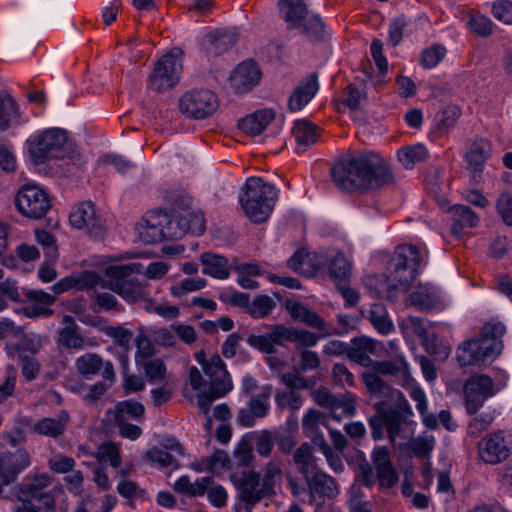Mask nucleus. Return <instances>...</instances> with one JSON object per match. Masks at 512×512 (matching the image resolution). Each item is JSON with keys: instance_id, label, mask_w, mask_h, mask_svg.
Instances as JSON below:
<instances>
[{"instance_id": "22", "label": "nucleus", "mask_w": 512, "mask_h": 512, "mask_svg": "<svg viewBox=\"0 0 512 512\" xmlns=\"http://www.w3.org/2000/svg\"><path fill=\"white\" fill-rule=\"evenodd\" d=\"M204 372L210 379L212 391L216 396H225L233 388L231 377L225 363L218 354L212 355L204 364Z\"/></svg>"}, {"instance_id": "35", "label": "nucleus", "mask_w": 512, "mask_h": 512, "mask_svg": "<svg viewBox=\"0 0 512 512\" xmlns=\"http://www.w3.org/2000/svg\"><path fill=\"white\" fill-rule=\"evenodd\" d=\"M25 295L27 300L31 303V305L26 308L27 311L32 309L29 315L51 316L54 313L49 306L55 303V295L37 289L28 290Z\"/></svg>"}, {"instance_id": "6", "label": "nucleus", "mask_w": 512, "mask_h": 512, "mask_svg": "<svg viewBox=\"0 0 512 512\" xmlns=\"http://www.w3.org/2000/svg\"><path fill=\"white\" fill-rule=\"evenodd\" d=\"M371 371L362 374V380L367 390L372 394L380 396H392L391 388L380 376H391L395 381L403 386L408 387L413 381L409 365L402 354L396 353L392 359L375 361Z\"/></svg>"}, {"instance_id": "45", "label": "nucleus", "mask_w": 512, "mask_h": 512, "mask_svg": "<svg viewBox=\"0 0 512 512\" xmlns=\"http://www.w3.org/2000/svg\"><path fill=\"white\" fill-rule=\"evenodd\" d=\"M407 388L410 389V397L414 402H416V408L421 414L425 426L428 428L437 427L438 421L435 415L427 413V400L424 391L420 387L413 385V381Z\"/></svg>"}, {"instance_id": "3", "label": "nucleus", "mask_w": 512, "mask_h": 512, "mask_svg": "<svg viewBox=\"0 0 512 512\" xmlns=\"http://www.w3.org/2000/svg\"><path fill=\"white\" fill-rule=\"evenodd\" d=\"M27 151L35 164L50 159H68L74 165L82 164L78 147L68 141L67 132L60 128H49L33 133L26 142Z\"/></svg>"}, {"instance_id": "38", "label": "nucleus", "mask_w": 512, "mask_h": 512, "mask_svg": "<svg viewBox=\"0 0 512 512\" xmlns=\"http://www.w3.org/2000/svg\"><path fill=\"white\" fill-rule=\"evenodd\" d=\"M201 262L203 264V273L217 279H227L230 275L228 268V260L226 257L204 253L201 256Z\"/></svg>"}, {"instance_id": "25", "label": "nucleus", "mask_w": 512, "mask_h": 512, "mask_svg": "<svg viewBox=\"0 0 512 512\" xmlns=\"http://www.w3.org/2000/svg\"><path fill=\"white\" fill-rule=\"evenodd\" d=\"M311 500L317 498L324 500L325 498L334 499L339 494L338 484L335 479L318 469L305 477Z\"/></svg>"}, {"instance_id": "52", "label": "nucleus", "mask_w": 512, "mask_h": 512, "mask_svg": "<svg viewBox=\"0 0 512 512\" xmlns=\"http://www.w3.org/2000/svg\"><path fill=\"white\" fill-rule=\"evenodd\" d=\"M249 439L253 443L256 452L261 457L270 456L274 447L273 432L270 430H262L260 432H253L248 435Z\"/></svg>"}, {"instance_id": "50", "label": "nucleus", "mask_w": 512, "mask_h": 512, "mask_svg": "<svg viewBox=\"0 0 512 512\" xmlns=\"http://www.w3.org/2000/svg\"><path fill=\"white\" fill-rule=\"evenodd\" d=\"M271 395L272 387L270 385H265L261 388V392L259 394L250 398L247 406L256 418H263L268 413L269 399Z\"/></svg>"}, {"instance_id": "28", "label": "nucleus", "mask_w": 512, "mask_h": 512, "mask_svg": "<svg viewBox=\"0 0 512 512\" xmlns=\"http://www.w3.org/2000/svg\"><path fill=\"white\" fill-rule=\"evenodd\" d=\"M318 89V75L313 72L304 78L294 89L289 97V109L291 111H300L314 98Z\"/></svg>"}, {"instance_id": "27", "label": "nucleus", "mask_w": 512, "mask_h": 512, "mask_svg": "<svg viewBox=\"0 0 512 512\" xmlns=\"http://www.w3.org/2000/svg\"><path fill=\"white\" fill-rule=\"evenodd\" d=\"M166 214L148 213L143 222L138 227L139 238L146 244H156L164 240L166 237L165 222Z\"/></svg>"}, {"instance_id": "17", "label": "nucleus", "mask_w": 512, "mask_h": 512, "mask_svg": "<svg viewBox=\"0 0 512 512\" xmlns=\"http://www.w3.org/2000/svg\"><path fill=\"white\" fill-rule=\"evenodd\" d=\"M465 407L469 414H475L486 399L494 395L493 381L487 375L468 378L463 387Z\"/></svg>"}, {"instance_id": "16", "label": "nucleus", "mask_w": 512, "mask_h": 512, "mask_svg": "<svg viewBox=\"0 0 512 512\" xmlns=\"http://www.w3.org/2000/svg\"><path fill=\"white\" fill-rule=\"evenodd\" d=\"M52 484V478L47 473H35L27 475L18 489V499L21 503L36 500L41 502L44 507L50 509L54 506V497L48 490Z\"/></svg>"}, {"instance_id": "34", "label": "nucleus", "mask_w": 512, "mask_h": 512, "mask_svg": "<svg viewBox=\"0 0 512 512\" xmlns=\"http://www.w3.org/2000/svg\"><path fill=\"white\" fill-rule=\"evenodd\" d=\"M274 117V112L270 109L258 110L242 118L238 123V127L248 135L257 136L266 129Z\"/></svg>"}, {"instance_id": "18", "label": "nucleus", "mask_w": 512, "mask_h": 512, "mask_svg": "<svg viewBox=\"0 0 512 512\" xmlns=\"http://www.w3.org/2000/svg\"><path fill=\"white\" fill-rule=\"evenodd\" d=\"M387 354L384 344L367 337L354 338L348 346L347 357L354 363L372 368L374 360L371 356L382 358Z\"/></svg>"}, {"instance_id": "15", "label": "nucleus", "mask_w": 512, "mask_h": 512, "mask_svg": "<svg viewBox=\"0 0 512 512\" xmlns=\"http://www.w3.org/2000/svg\"><path fill=\"white\" fill-rule=\"evenodd\" d=\"M165 233L168 240H176L187 233L200 235L205 231V220L201 213L183 210L171 217L166 214Z\"/></svg>"}, {"instance_id": "44", "label": "nucleus", "mask_w": 512, "mask_h": 512, "mask_svg": "<svg viewBox=\"0 0 512 512\" xmlns=\"http://www.w3.org/2000/svg\"><path fill=\"white\" fill-rule=\"evenodd\" d=\"M293 460L298 471L304 477H308V475L315 472L317 469L311 446L308 443H303L296 449L293 455Z\"/></svg>"}, {"instance_id": "37", "label": "nucleus", "mask_w": 512, "mask_h": 512, "mask_svg": "<svg viewBox=\"0 0 512 512\" xmlns=\"http://www.w3.org/2000/svg\"><path fill=\"white\" fill-rule=\"evenodd\" d=\"M408 302L419 310H430L438 305L439 296L434 287L420 285L410 293Z\"/></svg>"}, {"instance_id": "36", "label": "nucleus", "mask_w": 512, "mask_h": 512, "mask_svg": "<svg viewBox=\"0 0 512 512\" xmlns=\"http://www.w3.org/2000/svg\"><path fill=\"white\" fill-rule=\"evenodd\" d=\"M298 423L294 419H288L286 426H281L273 432L274 442L284 454H290L297 444L296 431Z\"/></svg>"}, {"instance_id": "8", "label": "nucleus", "mask_w": 512, "mask_h": 512, "mask_svg": "<svg viewBox=\"0 0 512 512\" xmlns=\"http://www.w3.org/2000/svg\"><path fill=\"white\" fill-rule=\"evenodd\" d=\"M279 11L289 29H299L311 41L323 39L325 25L318 15H309L306 0H279Z\"/></svg>"}, {"instance_id": "4", "label": "nucleus", "mask_w": 512, "mask_h": 512, "mask_svg": "<svg viewBox=\"0 0 512 512\" xmlns=\"http://www.w3.org/2000/svg\"><path fill=\"white\" fill-rule=\"evenodd\" d=\"M506 327L502 322L490 321L486 323L480 337L464 342L457 350V360L461 366H480L493 361L502 352V336Z\"/></svg>"}, {"instance_id": "11", "label": "nucleus", "mask_w": 512, "mask_h": 512, "mask_svg": "<svg viewBox=\"0 0 512 512\" xmlns=\"http://www.w3.org/2000/svg\"><path fill=\"white\" fill-rule=\"evenodd\" d=\"M478 456L489 465L506 461L512 453V434L498 430L486 434L478 443Z\"/></svg>"}, {"instance_id": "30", "label": "nucleus", "mask_w": 512, "mask_h": 512, "mask_svg": "<svg viewBox=\"0 0 512 512\" xmlns=\"http://www.w3.org/2000/svg\"><path fill=\"white\" fill-rule=\"evenodd\" d=\"M327 268L330 277L335 282L347 280L351 275V264L343 253L336 252L326 255L323 260L317 263L316 269Z\"/></svg>"}, {"instance_id": "56", "label": "nucleus", "mask_w": 512, "mask_h": 512, "mask_svg": "<svg viewBox=\"0 0 512 512\" xmlns=\"http://www.w3.org/2000/svg\"><path fill=\"white\" fill-rule=\"evenodd\" d=\"M136 353L135 362L139 364L143 361L149 360L155 354V348L151 339L144 333H139L135 339Z\"/></svg>"}, {"instance_id": "49", "label": "nucleus", "mask_w": 512, "mask_h": 512, "mask_svg": "<svg viewBox=\"0 0 512 512\" xmlns=\"http://www.w3.org/2000/svg\"><path fill=\"white\" fill-rule=\"evenodd\" d=\"M321 425L329 428L327 417L318 410L309 409L302 419L304 433L314 439L320 435L318 434V429Z\"/></svg>"}, {"instance_id": "58", "label": "nucleus", "mask_w": 512, "mask_h": 512, "mask_svg": "<svg viewBox=\"0 0 512 512\" xmlns=\"http://www.w3.org/2000/svg\"><path fill=\"white\" fill-rule=\"evenodd\" d=\"M282 477V464L278 460H271L264 469L263 487L268 494L272 491L273 486Z\"/></svg>"}, {"instance_id": "29", "label": "nucleus", "mask_w": 512, "mask_h": 512, "mask_svg": "<svg viewBox=\"0 0 512 512\" xmlns=\"http://www.w3.org/2000/svg\"><path fill=\"white\" fill-rule=\"evenodd\" d=\"M238 33L235 29L216 30L203 38V46L209 55H219L236 44Z\"/></svg>"}, {"instance_id": "14", "label": "nucleus", "mask_w": 512, "mask_h": 512, "mask_svg": "<svg viewBox=\"0 0 512 512\" xmlns=\"http://www.w3.org/2000/svg\"><path fill=\"white\" fill-rule=\"evenodd\" d=\"M390 398L394 404L379 403L377 409L379 413L383 414L385 428L390 440L395 442L396 438L400 437L403 420L406 416L412 415V409L402 392L392 391Z\"/></svg>"}, {"instance_id": "40", "label": "nucleus", "mask_w": 512, "mask_h": 512, "mask_svg": "<svg viewBox=\"0 0 512 512\" xmlns=\"http://www.w3.org/2000/svg\"><path fill=\"white\" fill-rule=\"evenodd\" d=\"M461 115L460 108L455 104H448L440 109L434 116V129L445 134L453 129Z\"/></svg>"}, {"instance_id": "47", "label": "nucleus", "mask_w": 512, "mask_h": 512, "mask_svg": "<svg viewBox=\"0 0 512 512\" xmlns=\"http://www.w3.org/2000/svg\"><path fill=\"white\" fill-rule=\"evenodd\" d=\"M369 320L372 326L383 335L389 334L394 329L386 308L382 304H374L371 307Z\"/></svg>"}, {"instance_id": "32", "label": "nucleus", "mask_w": 512, "mask_h": 512, "mask_svg": "<svg viewBox=\"0 0 512 512\" xmlns=\"http://www.w3.org/2000/svg\"><path fill=\"white\" fill-rule=\"evenodd\" d=\"M69 422L68 412L62 410L55 417H44L38 420L34 424L33 430L40 435L57 438L65 432Z\"/></svg>"}, {"instance_id": "61", "label": "nucleus", "mask_w": 512, "mask_h": 512, "mask_svg": "<svg viewBox=\"0 0 512 512\" xmlns=\"http://www.w3.org/2000/svg\"><path fill=\"white\" fill-rule=\"evenodd\" d=\"M35 238L38 244H40L46 256L51 260H56L58 258V249L55 245L54 236L46 230H36Z\"/></svg>"}, {"instance_id": "62", "label": "nucleus", "mask_w": 512, "mask_h": 512, "mask_svg": "<svg viewBox=\"0 0 512 512\" xmlns=\"http://www.w3.org/2000/svg\"><path fill=\"white\" fill-rule=\"evenodd\" d=\"M320 366L319 355L312 350L302 349L299 351V361L295 368L298 372L315 370Z\"/></svg>"}, {"instance_id": "23", "label": "nucleus", "mask_w": 512, "mask_h": 512, "mask_svg": "<svg viewBox=\"0 0 512 512\" xmlns=\"http://www.w3.org/2000/svg\"><path fill=\"white\" fill-rule=\"evenodd\" d=\"M261 75L256 62L253 60L244 61L230 75V86L236 93H244L259 83Z\"/></svg>"}, {"instance_id": "2", "label": "nucleus", "mask_w": 512, "mask_h": 512, "mask_svg": "<svg viewBox=\"0 0 512 512\" xmlns=\"http://www.w3.org/2000/svg\"><path fill=\"white\" fill-rule=\"evenodd\" d=\"M136 264L109 265L104 269V277L94 271H85L78 277L68 276L60 279L51 290L60 295L74 287L80 290L109 289L125 301H134L147 296L145 286L140 285L132 274L137 270Z\"/></svg>"}, {"instance_id": "13", "label": "nucleus", "mask_w": 512, "mask_h": 512, "mask_svg": "<svg viewBox=\"0 0 512 512\" xmlns=\"http://www.w3.org/2000/svg\"><path fill=\"white\" fill-rule=\"evenodd\" d=\"M219 106L217 95L208 89H193L179 99V109L186 116L205 119L214 114Z\"/></svg>"}, {"instance_id": "26", "label": "nucleus", "mask_w": 512, "mask_h": 512, "mask_svg": "<svg viewBox=\"0 0 512 512\" xmlns=\"http://www.w3.org/2000/svg\"><path fill=\"white\" fill-rule=\"evenodd\" d=\"M285 309L294 321L302 322L311 328L317 329L321 332V337H327L333 334L326 330L327 325L325 320L301 302L286 300Z\"/></svg>"}, {"instance_id": "5", "label": "nucleus", "mask_w": 512, "mask_h": 512, "mask_svg": "<svg viewBox=\"0 0 512 512\" xmlns=\"http://www.w3.org/2000/svg\"><path fill=\"white\" fill-rule=\"evenodd\" d=\"M279 190L260 177H249L239 195L245 215L254 223H263L271 215Z\"/></svg>"}, {"instance_id": "21", "label": "nucleus", "mask_w": 512, "mask_h": 512, "mask_svg": "<svg viewBox=\"0 0 512 512\" xmlns=\"http://www.w3.org/2000/svg\"><path fill=\"white\" fill-rule=\"evenodd\" d=\"M75 368L86 379H91L100 371L103 379L110 384H113L116 378L113 364L110 361L105 362L96 353H85L78 357L75 361Z\"/></svg>"}, {"instance_id": "42", "label": "nucleus", "mask_w": 512, "mask_h": 512, "mask_svg": "<svg viewBox=\"0 0 512 512\" xmlns=\"http://www.w3.org/2000/svg\"><path fill=\"white\" fill-rule=\"evenodd\" d=\"M428 155L427 148L421 143L402 147L397 153L398 160L405 169H412L417 163L426 160Z\"/></svg>"}, {"instance_id": "54", "label": "nucleus", "mask_w": 512, "mask_h": 512, "mask_svg": "<svg viewBox=\"0 0 512 512\" xmlns=\"http://www.w3.org/2000/svg\"><path fill=\"white\" fill-rule=\"evenodd\" d=\"M276 307L275 301L267 295L256 296L248 306V312L253 318H264Z\"/></svg>"}, {"instance_id": "31", "label": "nucleus", "mask_w": 512, "mask_h": 512, "mask_svg": "<svg viewBox=\"0 0 512 512\" xmlns=\"http://www.w3.org/2000/svg\"><path fill=\"white\" fill-rule=\"evenodd\" d=\"M453 222L451 233L456 238H462L466 228H474L479 223V216L469 206L457 204L451 208Z\"/></svg>"}, {"instance_id": "41", "label": "nucleus", "mask_w": 512, "mask_h": 512, "mask_svg": "<svg viewBox=\"0 0 512 512\" xmlns=\"http://www.w3.org/2000/svg\"><path fill=\"white\" fill-rule=\"evenodd\" d=\"M491 152V145L486 139L476 140L466 152V160L469 166L475 171H482L484 163L488 159Z\"/></svg>"}, {"instance_id": "60", "label": "nucleus", "mask_w": 512, "mask_h": 512, "mask_svg": "<svg viewBox=\"0 0 512 512\" xmlns=\"http://www.w3.org/2000/svg\"><path fill=\"white\" fill-rule=\"evenodd\" d=\"M497 212L507 226H512V193L503 191L496 203Z\"/></svg>"}, {"instance_id": "63", "label": "nucleus", "mask_w": 512, "mask_h": 512, "mask_svg": "<svg viewBox=\"0 0 512 512\" xmlns=\"http://www.w3.org/2000/svg\"><path fill=\"white\" fill-rule=\"evenodd\" d=\"M287 266L296 273L307 274L311 266V258L304 250H297L287 261Z\"/></svg>"}, {"instance_id": "55", "label": "nucleus", "mask_w": 512, "mask_h": 512, "mask_svg": "<svg viewBox=\"0 0 512 512\" xmlns=\"http://www.w3.org/2000/svg\"><path fill=\"white\" fill-rule=\"evenodd\" d=\"M203 278H185L170 288L174 297H182L190 292L199 291L206 286Z\"/></svg>"}, {"instance_id": "19", "label": "nucleus", "mask_w": 512, "mask_h": 512, "mask_svg": "<svg viewBox=\"0 0 512 512\" xmlns=\"http://www.w3.org/2000/svg\"><path fill=\"white\" fill-rule=\"evenodd\" d=\"M231 481L235 485L240 499L249 504H257L267 494V490L259 487L260 475L254 471L235 472L231 475Z\"/></svg>"}, {"instance_id": "1", "label": "nucleus", "mask_w": 512, "mask_h": 512, "mask_svg": "<svg viewBox=\"0 0 512 512\" xmlns=\"http://www.w3.org/2000/svg\"><path fill=\"white\" fill-rule=\"evenodd\" d=\"M335 185L346 192H368L394 183L387 161L374 151L349 155L331 169Z\"/></svg>"}, {"instance_id": "39", "label": "nucleus", "mask_w": 512, "mask_h": 512, "mask_svg": "<svg viewBox=\"0 0 512 512\" xmlns=\"http://www.w3.org/2000/svg\"><path fill=\"white\" fill-rule=\"evenodd\" d=\"M63 321L67 325L59 331V343L68 349H83L85 346L84 338L77 331V325L74 318L70 315H65Z\"/></svg>"}, {"instance_id": "57", "label": "nucleus", "mask_w": 512, "mask_h": 512, "mask_svg": "<svg viewBox=\"0 0 512 512\" xmlns=\"http://www.w3.org/2000/svg\"><path fill=\"white\" fill-rule=\"evenodd\" d=\"M314 444L319 446L320 450L325 455L329 466L334 472H342L344 469L343 462L338 454H335L329 444L325 441L323 435H319L314 438Z\"/></svg>"}, {"instance_id": "12", "label": "nucleus", "mask_w": 512, "mask_h": 512, "mask_svg": "<svg viewBox=\"0 0 512 512\" xmlns=\"http://www.w3.org/2000/svg\"><path fill=\"white\" fill-rule=\"evenodd\" d=\"M17 210L25 217L41 219L51 208L48 194L35 184H25L15 196Z\"/></svg>"}, {"instance_id": "24", "label": "nucleus", "mask_w": 512, "mask_h": 512, "mask_svg": "<svg viewBox=\"0 0 512 512\" xmlns=\"http://www.w3.org/2000/svg\"><path fill=\"white\" fill-rule=\"evenodd\" d=\"M372 463L381 489L392 488L398 482V474L391 463L386 447H377L372 453Z\"/></svg>"}, {"instance_id": "53", "label": "nucleus", "mask_w": 512, "mask_h": 512, "mask_svg": "<svg viewBox=\"0 0 512 512\" xmlns=\"http://www.w3.org/2000/svg\"><path fill=\"white\" fill-rule=\"evenodd\" d=\"M145 458L152 464L159 468H178L177 460L166 450L152 447L145 453Z\"/></svg>"}, {"instance_id": "10", "label": "nucleus", "mask_w": 512, "mask_h": 512, "mask_svg": "<svg viewBox=\"0 0 512 512\" xmlns=\"http://www.w3.org/2000/svg\"><path fill=\"white\" fill-rule=\"evenodd\" d=\"M182 56L183 51L177 47L163 55L154 65L149 76L148 87L156 92L173 88L180 79Z\"/></svg>"}, {"instance_id": "46", "label": "nucleus", "mask_w": 512, "mask_h": 512, "mask_svg": "<svg viewBox=\"0 0 512 512\" xmlns=\"http://www.w3.org/2000/svg\"><path fill=\"white\" fill-rule=\"evenodd\" d=\"M144 413L145 407L142 403L135 400L121 401L115 407V421L138 420Z\"/></svg>"}, {"instance_id": "64", "label": "nucleus", "mask_w": 512, "mask_h": 512, "mask_svg": "<svg viewBox=\"0 0 512 512\" xmlns=\"http://www.w3.org/2000/svg\"><path fill=\"white\" fill-rule=\"evenodd\" d=\"M234 455L241 466H249L253 462V443L248 436L241 439Z\"/></svg>"}, {"instance_id": "20", "label": "nucleus", "mask_w": 512, "mask_h": 512, "mask_svg": "<svg viewBox=\"0 0 512 512\" xmlns=\"http://www.w3.org/2000/svg\"><path fill=\"white\" fill-rule=\"evenodd\" d=\"M69 220L77 229H84L92 237H101L104 234L102 219L96 214L91 202L80 203L70 214Z\"/></svg>"}, {"instance_id": "51", "label": "nucleus", "mask_w": 512, "mask_h": 512, "mask_svg": "<svg viewBox=\"0 0 512 512\" xmlns=\"http://www.w3.org/2000/svg\"><path fill=\"white\" fill-rule=\"evenodd\" d=\"M136 365L143 369L145 376L151 384L161 383L166 377V366L161 359L151 358Z\"/></svg>"}, {"instance_id": "48", "label": "nucleus", "mask_w": 512, "mask_h": 512, "mask_svg": "<svg viewBox=\"0 0 512 512\" xmlns=\"http://www.w3.org/2000/svg\"><path fill=\"white\" fill-rule=\"evenodd\" d=\"M366 100V91L364 84H349L343 90L341 102L350 110L360 109L362 103Z\"/></svg>"}, {"instance_id": "33", "label": "nucleus", "mask_w": 512, "mask_h": 512, "mask_svg": "<svg viewBox=\"0 0 512 512\" xmlns=\"http://www.w3.org/2000/svg\"><path fill=\"white\" fill-rule=\"evenodd\" d=\"M292 135L296 142V151L304 153L317 142L319 128L309 121L297 120L292 128Z\"/></svg>"}, {"instance_id": "43", "label": "nucleus", "mask_w": 512, "mask_h": 512, "mask_svg": "<svg viewBox=\"0 0 512 512\" xmlns=\"http://www.w3.org/2000/svg\"><path fill=\"white\" fill-rule=\"evenodd\" d=\"M20 117L18 105L10 95L0 94V131L7 130L18 123Z\"/></svg>"}, {"instance_id": "7", "label": "nucleus", "mask_w": 512, "mask_h": 512, "mask_svg": "<svg viewBox=\"0 0 512 512\" xmlns=\"http://www.w3.org/2000/svg\"><path fill=\"white\" fill-rule=\"evenodd\" d=\"M319 337L305 329L287 327L282 324L272 325L270 331L261 334H250L247 344L265 354H274L277 346H283L285 341L297 343L303 347H313L317 344Z\"/></svg>"}, {"instance_id": "59", "label": "nucleus", "mask_w": 512, "mask_h": 512, "mask_svg": "<svg viewBox=\"0 0 512 512\" xmlns=\"http://www.w3.org/2000/svg\"><path fill=\"white\" fill-rule=\"evenodd\" d=\"M302 372H298L297 368H295L294 372H288L282 375V382L290 388V390L295 389H309L315 385V380L311 378H305L301 376Z\"/></svg>"}, {"instance_id": "9", "label": "nucleus", "mask_w": 512, "mask_h": 512, "mask_svg": "<svg viewBox=\"0 0 512 512\" xmlns=\"http://www.w3.org/2000/svg\"><path fill=\"white\" fill-rule=\"evenodd\" d=\"M423 256L415 245H401L393 258V271L388 276L391 290H408L419 273Z\"/></svg>"}]
</instances>
